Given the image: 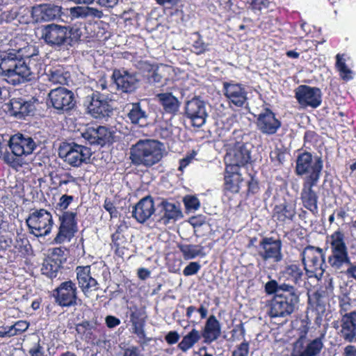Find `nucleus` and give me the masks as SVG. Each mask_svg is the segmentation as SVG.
Listing matches in <instances>:
<instances>
[{
	"instance_id": "24",
	"label": "nucleus",
	"mask_w": 356,
	"mask_h": 356,
	"mask_svg": "<svg viewBox=\"0 0 356 356\" xmlns=\"http://www.w3.org/2000/svg\"><path fill=\"white\" fill-rule=\"evenodd\" d=\"M296 213V202L284 199L273 209L272 218L277 225L284 226L294 221Z\"/></svg>"
},
{
	"instance_id": "45",
	"label": "nucleus",
	"mask_w": 356,
	"mask_h": 356,
	"mask_svg": "<svg viewBox=\"0 0 356 356\" xmlns=\"http://www.w3.org/2000/svg\"><path fill=\"white\" fill-rule=\"evenodd\" d=\"M31 245L27 238L17 239L11 252L14 254L13 261L26 258L29 254Z\"/></svg>"
},
{
	"instance_id": "36",
	"label": "nucleus",
	"mask_w": 356,
	"mask_h": 356,
	"mask_svg": "<svg viewBox=\"0 0 356 356\" xmlns=\"http://www.w3.org/2000/svg\"><path fill=\"white\" fill-rule=\"evenodd\" d=\"M90 266H78L75 269L76 280L81 291L86 294L92 289H97L98 282L92 277Z\"/></svg>"
},
{
	"instance_id": "48",
	"label": "nucleus",
	"mask_w": 356,
	"mask_h": 356,
	"mask_svg": "<svg viewBox=\"0 0 356 356\" xmlns=\"http://www.w3.org/2000/svg\"><path fill=\"white\" fill-rule=\"evenodd\" d=\"M343 55L340 54L336 56V67L339 73L340 77L345 81H348L353 79V71L348 67L345 60L343 58Z\"/></svg>"
},
{
	"instance_id": "50",
	"label": "nucleus",
	"mask_w": 356,
	"mask_h": 356,
	"mask_svg": "<svg viewBox=\"0 0 356 356\" xmlns=\"http://www.w3.org/2000/svg\"><path fill=\"white\" fill-rule=\"evenodd\" d=\"M292 286H293V285L289 283L279 284L275 280H271L266 283L265 291L267 294H274V296H277L291 289Z\"/></svg>"
},
{
	"instance_id": "21",
	"label": "nucleus",
	"mask_w": 356,
	"mask_h": 356,
	"mask_svg": "<svg viewBox=\"0 0 356 356\" xmlns=\"http://www.w3.org/2000/svg\"><path fill=\"white\" fill-rule=\"evenodd\" d=\"M295 98L302 108H318L322 103V92L320 88L307 85H300L294 90Z\"/></svg>"
},
{
	"instance_id": "63",
	"label": "nucleus",
	"mask_w": 356,
	"mask_h": 356,
	"mask_svg": "<svg viewBox=\"0 0 356 356\" xmlns=\"http://www.w3.org/2000/svg\"><path fill=\"white\" fill-rule=\"evenodd\" d=\"M269 3L268 0H251L250 7L254 12L261 11L263 9L267 8Z\"/></svg>"
},
{
	"instance_id": "22",
	"label": "nucleus",
	"mask_w": 356,
	"mask_h": 356,
	"mask_svg": "<svg viewBox=\"0 0 356 356\" xmlns=\"http://www.w3.org/2000/svg\"><path fill=\"white\" fill-rule=\"evenodd\" d=\"M222 91L230 107L243 108L248 104V92L243 84L233 81L224 82Z\"/></svg>"
},
{
	"instance_id": "59",
	"label": "nucleus",
	"mask_w": 356,
	"mask_h": 356,
	"mask_svg": "<svg viewBox=\"0 0 356 356\" xmlns=\"http://www.w3.org/2000/svg\"><path fill=\"white\" fill-rule=\"evenodd\" d=\"M259 181L253 176H250V179L248 181L247 195H253L259 191Z\"/></svg>"
},
{
	"instance_id": "38",
	"label": "nucleus",
	"mask_w": 356,
	"mask_h": 356,
	"mask_svg": "<svg viewBox=\"0 0 356 356\" xmlns=\"http://www.w3.org/2000/svg\"><path fill=\"white\" fill-rule=\"evenodd\" d=\"M156 99L162 107L163 114L174 117L179 113L181 103L172 92L158 93L156 95Z\"/></svg>"
},
{
	"instance_id": "5",
	"label": "nucleus",
	"mask_w": 356,
	"mask_h": 356,
	"mask_svg": "<svg viewBox=\"0 0 356 356\" xmlns=\"http://www.w3.org/2000/svg\"><path fill=\"white\" fill-rule=\"evenodd\" d=\"M10 46L13 47L19 59H28L26 66L30 68L31 79L35 75L41 74L43 68V60L39 54L38 47L30 44L23 39L22 36L17 35L10 41Z\"/></svg>"
},
{
	"instance_id": "40",
	"label": "nucleus",
	"mask_w": 356,
	"mask_h": 356,
	"mask_svg": "<svg viewBox=\"0 0 356 356\" xmlns=\"http://www.w3.org/2000/svg\"><path fill=\"white\" fill-rule=\"evenodd\" d=\"M128 229L125 222H121L117 225L115 232L111 235V245L114 250L115 254L120 257H123L124 249L127 243V239L124 235V232Z\"/></svg>"
},
{
	"instance_id": "14",
	"label": "nucleus",
	"mask_w": 356,
	"mask_h": 356,
	"mask_svg": "<svg viewBox=\"0 0 356 356\" xmlns=\"http://www.w3.org/2000/svg\"><path fill=\"white\" fill-rule=\"evenodd\" d=\"M257 255L264 261L278 263L282 261L283 255L282 241L280 237L264 236L256 247Z\"/></svg>"
},
{
	"instance_id": "26",
	"label": "nucleus",
	"mask_w": 356,
	"mask_h": 356,
	"mask_svg": "<svg viewBox=\"0 0 356 356\" xmlns=\"http://www.w3.org/2000/svg\"><path fill=\"white\" fill-rule=\"evenodd\" d=\"M66 259L61 248H55L51 254L44 260L41 271L42 275L50 279L56 278L63 269Z\"/></svg>"
},
{
	"instance_id": "19",
	"label": "nucleus",
	"mask_w": 356,
	"mask_h": 356,
	"mask_svg": "<svg viewBox=\"0 0 356 356\" xmlns=\"http://www.w3.org/2000/svg\"><path fill=\"white\" fill-rule=\"evenodd\" d=\"M52 293L55 302L62 307L77 305L78 289L76 283L71 280L62 282Z\"/></svg>"
},
{
	"instance_id": "56",
	"label": "nucleus",
	"mask_w": 356,
	"mask_h": 356,
	"mask_svg": "<svg viewBox=\"0 0 356 356\" xmlns=\"http://www.w3.org/2000/svg\"><path fill=\"white\" fill-rule=\"evenodd\" d=\"M29 326V323L26 321H18L14 325L10 326V330L13 332V336L19 335L25 332Z\"/></svg>"
},
{
	"instance_id": "11",
	"label": "nucleus",
	"mask_w": 356,
	"mask_h": 356,
	"mask_svg": "<svg viewBox=\"0 0 356 356\" xmlns=\"http://www.w3.org/2000/svg\"><path fill=\"white\" fill-rule=\"evenodd\" d=\"M77 334L87 343L95 346H102L106 343L105 327L97 321L83 320L76 324Z\"/></svg>"
},
{
	"instance_id": "46",
	"label": "nucleus",
	"mask_w": 356,
	"mask_h": 356,
	"mask_svg": "<svg viewBox=\"0 0 356 356\" xmlns=\"http://www.w3.org/2000/svg\"><path fill=\"white\" fill-rule=\"evenodd\" d=\"M178 248L182 253L183 257L186 260L193 259L198 256L204 257V246L201 245L193 244H179Z\"/></svg>"
},
{
	"instance_id": "47",
	"label": "nucleus",
	"mask_w": 356,
	"mask_h": 356,
	"mask_svg": "<svg viewBox=\"0 0 356 356\" xmlns=\"http://www.w3.org/2000/svg\"><path fill=\"white\" fill-rule=\"evenodd\" d=\"M200 332L195 328H193L187 334L183 337L178 343L177 348L182 352H186L192 348L201 339Z\"/></svg>"
},
{
	"instance_id": "57",
	"label": "nucleus",
	"mask_w": 356,
	"mask_h": 356,
	"mask_svg": "<svg viewBox=\"0 0 356 356\" xmlns=\"http://www.w3.org/2000/svg\"><path fill=\"white\" fill-rule=\"evenodd\" d=\"M245 334L246 331L243 323L235 325L231 331L232 338L234 340L244 339Z\"/></svg>"
},
{
	"instance_id": "4",
	"label": "nucleus",
	"mask_w": 356,
	"mask_h": 356,
	"mask_svg": "<svg viewBox=\"0 0 356 356\" xmlns=\"http://www.w3.org/2000/svg\"><path fill=\"white\" fill-rule=\"evenodd\" d=\"M8 146L10 152L5 148L3 162L16 169L22 166V157L31 155L37 144L31 136L18 132L10 137Z\"/></svg>"
},
{
	"instance_id": "64",
	"label": "nucleus",
	"mask_w": 356,
	"mask_h": 356,
	"mask_svg": "<svg viewBox=\"0 0 356 356\" xmlns=\"http://www.w3.org/2000/svg\"><path fill=\"white\" fill-rule=\"evenodd\" d=\"M122 356H144L138 346H131L122 349Z\"/></svg>"
},
{
	"instance_id": "58",
	"label": "nucleus",
	"mask_w": 356,
	"mask_h": 356,
	"mask_svg": "<svg viewBox=\"0 0 356 356\" xmlns=\"http://www.w3.org/2000/svg\"><path fill=\"white\" fill-rule=\"evenodd\" d=\"M135 66L146 77V74H149L155 65L146 60H139Z\"/></svg>"
},
{
	"instance_id": "23",
	"label": "nucleus",
	"mask_w": 356,
	"mask_h": 356,
	"mask_svg": "<svg viewBox=\"0 0 356 356\" xmlns=\"http://www.w3.org/2000/svg\"><path fill=\"white\" fill-rule=\"evenodd\" d=\"M159 211L155 215L156 222L165 226L175 223L183 218L181 205L178 202H171L163 200L158 205Z\"/></svg>"
},
{
	"instance_id": "30",
	"label": "nucleus",
	"mask_w": 356,
	"mask_h": 356,
	"mask_svg": "<svg viewBox=\"0 0 356 356\" xmlns=\"http://www.w3.org/2000/svg\"><path fill=\"white\" fill-rule=\"evenodd\" d=\"M280 273L286 281L292 282L295 287L300 286L305 281L307 275L306 268L302 263L300 264L298 261L286 262Z\"/></svg>"
},
{
	"instance_id": "16",
	"label": "nucleus",
	"mask_w": 356,
	"mask_h": 356,
	"mask_svg": "<svg viewBox=\"0 0 356 356\" xmlns=\"http://www.w3.org/2000/svg\"><path fill=\"white\" fill-rule=\"evenodd\" d=\"M87 99H88L87 111L92 118L102 120L113 114L111 99L108 96L95 91L91 95H88Z\"/></svg>"
},
{
	"instance_id": "9",
	"label": "nucleus",
	"mask_w": 356,
	"mask_h": 356,
	"mask_svg": "<svg viewBox=\"0 0 356 356\" xmlns=\"http://www.w3.org/2000/svg\"><path fill=\"white\" fill-rule=\"evenodd\" d=\"M58 156L72 167H79L86 163L92 156L90 148L74 142L63 143L58 149Z\"/></svg>"
},
{
	"instance_id": "10",
	"label": "nucleus",
	"mask_w": 356,
	"mask_h": 356,
	"mask_svg": "<svg viewBox=\"0 0 356 356\" xmlns=\"http://www.w3.org/2000/svg\"><path fill=\"white\" fill-rule=\"evenodd\" d=\"M72 29L67 26L50 24L44 26L41 29L42 38L44 42L51 47L72 46Z\"/></svg>"
},
{
	"instance_id": "17",
	"label": "nucleus",
	"mask_w": 356,
	"mask_h": 356,
	"mask_svg": "<svg viewBox=\"0 0 356 356\" xmlns=\"http://www.w3.org/2000/svg\"><path fill=\"white\" fill-rule=\"evenodd\" d=\"M308 330L307 325L302 327L299 337L293 343L291 356H317L321 352L324 346L322 337L310 340L307 346H304Z\"/></svg>"
},
{
	"instance_id": "49",
	"label": "nucleus",
	"mask_w": 356,
	"mask_h": 356,
	"mask_svg": "<svg viewBox=\"0 0 356 356\" xmlns=\"http://www.w3.org/2000/svg\"><path fill=\"white\" fill-rule=\"evenodd\" d=\"M51 180L53 184L56 185L58 188H60L63 185L76 182V179L70 172L56 171L54 175L51 176Z\"/></svg>"
},
{
	"instance_id": "54",
	"label": "nucleus",
	"mask_w": 356,
	"mask_h": 356,
	"mask_svg": "<svg viewBox=\"0 0 356 356\" xmlns=\"http://www.w3.org/2000/svg\"><path fill=\"white\" fill-rule=\"evenodd\" d=\"M339 313L343 316L348 314L347 312L351 308V299L347 294H343L338 297Z\"/></svg>"
},
{
	"instance_id": "37",
	"label": "nucleus",
	"mask_w": 356,
	"mask_h": 356,
	"mask_svg": "<svg viewBox=\"0 0 356 356\" xmlns=\"http://www.w3.org/2000/svg\"><path fill=\"white\" fill-rule=\"evenodd\" d=\"M204 342L207 344L216 341L221 335V325L214 315L209 316L200 333Z\"/></svg>"
},
{
	"instance_id": "62",
	"label": "nucleus",
	"mask_w": 356,
	"mask_h": 356,
	"mask_svg": "<svg viewBox=\"0 0 356 356\" xmlns=\"http://www.w3.org/2000/svg\"><path fill=\"white\" fill-rule=\"evenodd\" d=\"M188 222L194 227H200L207 222V217L202 214L193 216L188 219Z\"/></svg>"
},
{
	"instance_id": "3",
	"label": "nucleus",
	"mask_w": 356,
	"mask_h": 356,
	"mask_svg": "<svg viewBox=\"0 0 356 356\" xmlns=\"http://www.w3.org/2000/svg\"><path fill=\"white\" fill-rule=\"evenodd\" d=\"M161 143L156 140L140 139L130 148L129 159L135 166L147 168L158 164L163 157Z\"/></svg>"
},
{
	"instance_id": "42",
	"label": "nucleus",
	"mask_w": 356,
	"mask_h": 356,
	"mask_svg": "<svg viewBox=\"0 0 356 356\" xmlns=\"http://www.w3.org/2000/svg\"><path fill=\"white\" fill-rule=\"evenodd\" d=\"M48 79L54 84H60L63 86L69 85L71 81L70 72L60 65L51 67L46 73Z\"/></svg>"
},
{
	"instance_id": "1",
	"label": "nucleus",
	"mask_w": 356,
	"mask_h": 356,
	"mask_svg": "<svg viewBox=\"0 0 356 356\" xmlns=\"http://www.w3.org/2000/svg\"><path fill=\"white\" fill-rule=\"evenodd\" d=\"M326 243L330 244V248L331 253L327 257L330 267L356 280V263L350 261L344 233L339 229L334 231L327 236Z\"/></svg>"
},
{
	"instance_id": "29",
	"label": "nucleus",
	"mask_w": 356,
	"mask_h": 356,
	"mask_svg": "<svg viewBox=\"0 0 356 356\" xmlns=\"http://www.w3.org/2000/svg\"><path fill=\"white\" fill-rule=\"evenodd\" d=\"M112 79L116 84L118 90L125 93L135 91L139 82L136 73H130L125 70H114Z\"/></svg>"
},
{
	"instance_id": "39",
	"label": "nucleus",
	"mask_w": 356,
	"mask_h": 356,
	"mask_svg": "<svg viewBox=\"0 0 356 356\" xmlns=\"http://www.w3.org/2000/svg\"><path fill=\"white\" fill-rule=\"evenodd\" d=\"M225 194L238 193L241 189L240 184L243 181V177L239 170L225 167Z\"/></svg>"
},
{
	"instance_id": "2",
	"label": "nucleus",
	"mask_w": 356,
	"mask_h": 356,
	"mask_svg": "<svg viewBox=\"0 0 356 356\" xmlns=\"http://www.w3.org/2000/svg\"><path fill=\"white\" fill-rule=\"evenodd\" d=\"M0 76L7 83L17 86L32 81L26 62L19 59L13 47L0 50Z\"/></svg>"
},
{
	"instance_id": "33",
	"label": "nucleus",
	"mask_w": 356,
	"mask_h": 356,
	"mask_svg": "<svg viewBox=\"0 0 356 356\" xmlns=\"http://www.w3.org/2000/svg\"><path fill=\"white\" fill-rule=\"evenodd\" d=\"M318 183H302V188L300 193V200L303 207L309 210L314 216L318 213V196L313 189Z\"/></svg>"
},
{
	"instance_id": "44",
	"label": "nucleus",
	"mask_w": 356,
	"mask_h": 356,
	"mask_svg": "<svg viewBox=\"0 0 356 356\" xmlns=\"http://www.w3.org/2000/svg\"><path fill=\"white\" fill-rule=\"evenodd\" d=\"M70 14L74 17H92L100 19L103 17L102 10L88 6H75L71 8Z\"/></svg>"
},
{
	"instance_id": "27",
	"label": "nucleus",
	"mask_w": 356,
	"mask_h": 356,
	"mask_svg": "<svg viewBox=\"0 0 356 356\" xmlns=\"http://www.w3.org/2000/svg\"><path fill=\"white\" fill-rule=\"evenodd\" d=\"M185 115L193 127H200L205 123L208 115L204 102L198 97L188 101L185 106Z\"/></svg>"
},
{
	"instance_id": "6",
	"label": "nucleus",
	"mask_w": 356,
	"mask_h": 356,
	"mask_svg": "<svg viewBox=\"0 0 356 356\" xmlns=\"http://www.w3.org/2000/svg\"><path fill=\"white\" fill-rule=\"evenodd\" d=\"M323 169V161L321 156L314 157L312 153L305 151L296 158L295 172L303 177L302 183H318Z\"/></svg>"
},
{
	"instance_id": "60",
	"label": "nucleus",
	"mask_w": 356,
	"mask_h": 356,
	"mask_svg": "<svg viewBox=\"0 0 356 356\" xmlns=\"http://www.w3.org/2000/svg\"><path fill=\"white\" fill-rule=\"evenodd\" d=\"M201 268V265L196 261L190 262L184 269L183 274L185 276L195 275Z\"/></svg>"
},
{
	"instance_id": "25",
	"label": "nucleus",
	"mask_w": 356,
	"mask_h": 356,
	"mask_svg": "<svg viewBox=\"0 0 356 356\" xmlns=\"http://www.w3.org/2000/svg\"><path fill=\"white\" fill-rule=\"evenodd\" d=\"M128 313L130 322L132 324V332L142 341L140 345H143L150 341V339L146 337L145 326L147 316L144 308L133 305L128 307Z\"/></svg>"
},
{
	"instance_id": "61",
	"label": "nucleus",
	"mask_w": 356,
	"mask_h": 356,
	"mask_svg": "<svg viewBox=\"0 0 356 356\" xmlns=\"http://www.w3.org/2000/svg\"><path fill=\"white\" fill-rule=\"evenodd\" d=\"M74 196L68 195H63L57 204V207L60 211H67L66 209L68 208L70 204L73 202Z\"/></svg>"
},
{
	"instance_id": "41",
	"label": "nucleus",
	"mask_w": 356,
	"mask_h": 356,
	"mask_svg": "<svg viewBox=\"0 0 356 356\" xmlns=\"http://www.w3.org/2000/svg\"><path fill=\"white\" fill-rule=\"evenodd\" d=\"M341 336L346 341L352 342L356 337V311L343 315Z\"/></svg>"
},
{
	"instance_id": "28",
	"label": "nucleus",
	"mask_w": 356,
	"mask_h": 356,
	"mask_svg": "<svg viewBox=\"0 0 356 356\" xmlns=\"http://www.w3.org/2000/svg\"><path fill=\"white\" fill-rule=\"evenodd\" d=\"M256 124L261 134L270 136L277 132L282 126V122L270 108H265L264 111L258 115Z\"/></svg>"
},
{
	"instance_id": "32",
	"label": "nucleus",
	"mask_w": 356,
	"mask_h": 356,
	"mask_svg": "<svg viewBox=\"0 0 356 356\" xmlns=\"http://www.w3.org/2000/svg\"><path fill=\"white\" fill-rule=\"evenodd\" d=\"M155 212L154 198L151 195L143 197L133 207L132 217L139 223L145 222Z\"/></svg>"
},
{
	"instance_id": "53",
	"label": "nucleus",
	"mask_w": 356,
	"mask_h": 356,
	"mask_svg": "<svg viewBox=\"0 0 356 356\" xmlns=\"http://www.w3.org/2000/svg\"><path fill=\"white\" fill-rule=\"evenodd\" d=\"M186 210L196 211L200 207L199 199L194 195H186L183 200Z\"/></svg>"
},
{
	"instance_id": "8",
	"label": "nucleus",
	"mask_w": 356,
	"mask_h": 356,
	"mask_svg": "<svg viewBox=\"0 0 356 356\" xmlns=\"http://www.w3.org/2000/svg\"><path fill=\"white\" fill-rule=\"evenodd\" d=\"M26 224L29 233L38 238L49 235L54 222L50 211L45 209H33L26 219Z\"/></svg>"
},
{
	"instance_id": "52",
	"label": "nucleus",
	"mask_w": 356,
	"mask_h": 356,
	"mask_svg": "<svg viewBox=\"0 0 356 356\" xmlns=\"http://www.w3.org/2000/svg\"><path fill=\"white\" fill-rule=\"evenodd\" d=\"M195 312H197L200 314L201 319L206 318L208 314V309L204 304H201L198 308L194 305H191L186 308V318L188 319H191L192 318L193 313Z\"/></svg>"
},
{
	"instance_id": "7",
	"label": "nucleus",
	"mask_w": 356,
	"mask_h": 356,
	"mask_svg": "<svg viewBox=\"0 0 356 356\" xmlns=\"http://www.w3.org/2000/svg\"><path fill=\"white\" fill-rule=\"evenodd\" d=\"M301 293L294 286L274 296L270 303L268 315L271 318L286 317L291 315L300 301Z\"/></svg>"
},
{
	"instance_id": "31",
	"label": "nucleus",
	"mask_w": 356,
	"mask_h": 356,
	"mask_svg": "<svg viewBox=\"0 0 356 356\" xmlns=\"http://www.w3.org/2000/svg\"><path fill=\"white\" fill-rule=\"evenodd\" d=\"M37 101V99L35 97H32L29 100L21 97H13L9 103L10 115L17 119H24L26 116L29 115L33 112L35 110V103Z\"/></svg>"
},
{
	"instance_id": "13",
	"label": "nucleus",
	"mask_w": 356,
	"mask_h": 356,
	"mask_svg": "<svg viewBox=\"0 0 356 356\" xmlns=\"http://www.w3.org/2000/svg\"><path fill=\"white\" fill-rule=\"evenodd\" d=\"M47 104L58 115L67 113L76 106L74 92L64 87L52 89L48 94Z\"/></svg>"
},
{
	"instance_id": "20",
	"label": "nucleus",
	"mask_w": 356,
	"mask_h": 356,
	"mask_svg": "<svg viewBox=\"0 0 356 356\" xmlns=\"http://www.w3.org/2000/svg\"><path fill=\"white\" fill-rule=\"evenodd\" d=\"M81 136L90 145L104 147L114 142L113 131L106 127L98 124L87 125Z\"/></svg>"
},
{
	"instance_id": "51",
	"label": "nucleus",
	"mask_w": 356,
	"mask_h": 356,
	"mask_svg": "<svg viewBox=\"0 0 356 356\" xmlns=\"http://www.w3.org/2000/svg\"><path fill=\"white\" fill-rule=\"evenodd\" d=\"M286 152L281 148H275L270 153V159L271 162L275 166H281L285 162Z\"/></svg>"
},
{
	"instance_id": "12",
	"label": "nucleus",
	"mask_w": 356,
	"mask_h": 356,
	"mask_svg": "<svg viewBox=\"0 0 356 356\" xmlns=\"http://www.w3.org/2000/svg\"><path fill=\"white\" fill-rule=\"evenodd\" d=\"M300 259L308 277L323 274L325 255L322 248L309 245L301 252Z\"/></svg>"
},
{
	"instance_id": "15",
	"label": "nucleus",
	"mask_w": 356,
	"mask_h": 356,
	"mask_svg": "<svg viewBox=\"0 0 356 356\" xmlns=\"http://www.w3.org/2000/svg\"><path fill=\"white\" fill-rule=\"evenodd\" d=\"M60 222L58 231L54 239L56 244H61L66 241H70L78 232L77 211H63L59 216Z\"/></svg>"
},
{
	"instance_id": "43",
	"label": "nucleus",
	"mask_w": 356,
	"mask_h": 356,
	"mask_svg": "<svg viewBox=\"0 0 356 356\" xmlns=\"http://www.w3.org/2000/svg\"><path fill=\"white\" fill-rule=\"evenodd\" d=\"M127 118L131 124L143 126L146 122L147 115L140 102L127 104Z\"/></svg>"
},
{
	"instance_id": "18",
	"label": "nucleus",
	"mask_w": 356,
	"mask_h": 356,
	"mask_svg": "<svg viewBox=\"0 0 356 356\" xmlns=\"http://www.w3.org/2000/svg\"><path fill=\"white\" fill-rule=\"evenodd\" d=\"M250 145L243 142H236L227 153L226 167L236 170L251 163Z\"/></svg>"
},
{
	"instance_id": "55",
	"label": "nucleus",
	"mask_w": 356,
	"mask_h": 356,
	"mask_svg": "<svg viewBox=\"0 0 356 356\" xmlns=\"http://www.w3.org/2000/svg\"><path fill=\"white\" fill-rule=\"evenodd\" d=\"M250 352V342L244 339L237 345L232 352L231 356H248Z\"/></svg>"
},
{
	"instance_id": "34",
	"label": "nucleus",
	"mask_w": 356,
	"mask_h": 356,
	"mask_svg": "<svg viewBox=\"0 0 356 356\" xmlns=\"http://www.w3.org/2000/svg\"><path fill=\"white\" fill-rule=\"evenodd\" d=\"M61 8L51 4L33 6L31 10L33 20L36 22L51 21L60 16Z\"/></svg>"
},
{
	"instance_id": "35",
	"label": "nucleus",
	"mask_w": 356,
	"mask_h": 356,
	"mask_svg": "<svg viewBox=\"0 0 356 356\" xmlns=\"http://www.w3.org/2000/svg\"><path fill=\"white\" fill-rule=\"evenodd\" d=\"M307 309L314 313L316 321L322 320L326 311V301L325 291L316 290L312 293H307Z\"/></svg>"
}]
</instances>
